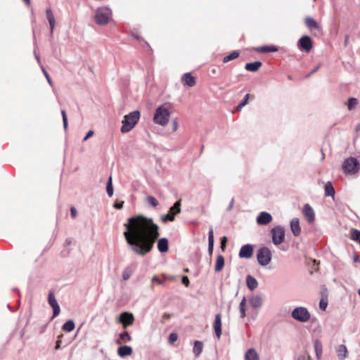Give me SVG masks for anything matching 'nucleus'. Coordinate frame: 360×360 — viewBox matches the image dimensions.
<instances>
[{
    "label": "nucleus",
    "instance_id": "72a5a7b5",
    "mask_svg": "<svg viewBox=\"0 0 360 360\" xmlns=\"http://www.w3.org/2000/svg\"><path fill=\"white\" fill-rule=\"evenodd\" d=\"M75 325L72 320L67 321L62 326L63 330L65 332H71L75 329Z\"/></svg>",
    "mask_w": 360,
    "mask_h": 360
},
{
    "label": "nucleus",
    "instance_id": "0eeeda50",
    "mask_svg": "<svg viewBox=\"0 0 360 360\" xmlns=\"http://www.w3.org/2000/svg\"><path fill=\"white\" fill-rule=\"evenodd\" d=\"M342 168L346 174H355L359 170V165L356 158L351 157L344 161Z\"/></svg>",
    "mask_w": 360,
    "mask_h": 360
},
{
    "label": "nucleus",
    "instance_id": "0e129e2a",
    "mask_svg": "<svg viewBox=\"0 0 360 360\" xmlns=\"http://www.w3.org/2000/svg\"><path fill=\"white\" fill-rule=\"evenodd\" d=\"M212 73H214H214H216V70H215V69H213V70H212Z\"/></svg>",
    "mask_w": 360,
    "mask_h": 360
},
{
    "label": "nucleus",
    "instance_id": "79ce46f5",
    "mask_svg": "<svg viewBox=\"0 0 360 360\" xmlns=\"http://www.w3.org/2000/svg\"><path fill=\"white\" fill-rule=\"evenodd\" d=\"M146 201L148 204L154 207L158 205V201L153 196H148L146 198Z\"/></svg>",
    "mask_w": 360,
    "mask_h": 360
},
{
    "label": "nucleus",
    "instance_id": "c756f323",
    "mask_svg": "<svg viewBox=\"0 0 360 360\" xmlns=\"http://www.w3.org/2000/svg\"><path fill=\"white\" fill-rule=\"evenodd\" d=\"M224 266V257L222 255H218L217 257L216 264H215V271L217 272H219L222 270Z\"/></svg>",
    "mask_w": 360,
    "mask_h": 360
},
{
    "label": "nucleus",
    "instance_id": "c85d7f7f",
    "mask_svg": "<svg viewBox=\"0 0 360 360\" xmlns=\"http://www.w3.org/2000/svg\"><path fill=\"white\" fill-rule=\"evenodd\" d=\"M158 248L160 252H166L168 250V240L165 238H160L158 243Z\"/></svg>",
    "mask_w": 360,
    "mask_h": 360
},
{
    "label": "nucleus",
    "instance_id": "052dcab7",
    "mask_svg": "<svg viewBox=\"0 0 360 360\" xmlns=\"http://www.w3.org/2000/svg\"><path fill=\"white\" fill-rule=\"evenodd\" d=\"M24 3L28 6H30V0H24Z\"/></svg>",
    "mask_w": 360,
    "mask_h": 360
},
{
    "label": "nucleus",
    "instance_id": "f257e3e1",
    "mask_svg": "<svg viewBox=\"0 0 360 360\" xmlns=\"http://www.w3.org/2000/svg\"><path fill=\"white\" fill-rule=\"evenodd\" d=\"M124 226V236L134 254L143 257L152 250L160 234L158 226L151 219L133 217L128 219Z\"/></svg>",
    "mask_w": 360,
    "mask_h": 360
},
{
    "label": "nucleus",
    "instance_id": "2f4dec72",
    "mask_svg": "<svg viewBox=\"0 0 360 360\" xmlns=\"http://www.w3.org/2000/svg\"><path fill=\"white\" fill-rule=\"evenodd\" d=\"M256 50L260 53L276 52L278 51V48L275 46H263Z\"/></svg>",
    "mask_w": 360,
    "mask_h": 360
},
{
    "label": "nucleus",
    "instance_id": "a878e982",
    "mask_svg": "<svg viewBox=\"0 0 360 360\" xmlns=\"http://www.w3.org/2000/svg\"><path fill=\"white\" fill-rule=\"evenodd\" d=\"M136 266L134 264H130L124 269L122 272V278L124 281H127L130 278Z\"/></svg>",
    "mask_w": 360,
    "mask_h": 360
},
{
    "label": "nucleus",
    "instance_id": "4468645a",
    "mask_svg": "<svg viewBox=\"0 0 360 360\" xmlns=\"http://www.w3.org/2000/svg\"><path fill=\"white\" fill-rule=\"evenodd\" d=\"M253 247L250 244H246L241 247L239 252V257L240 258L249 259L252 256Z\"/></svg>",
    "mask_w": 360,
    "mask_h": 360
},
{
    "label": "nucleus",
    "instance_id": "ea45409f",
    "mask_svg": "<svg viewBox=\"0 0 360 360\" xmlns=\"http://www.w3.org/2000/svg\"><path fill=\"white\" fill-rule=\"evenodd\" d=\"M238 56H239V53L238 51H233L229 55L225 56L223 58V62L224 63H227V62H229V61H230L231 60L237 58Z\"/></svg>",
    "mask_w": 360,
    "mask_h": 360
},
{
    "label": "nucleus",
    "instance_id": "20e7f679",
    "mask_svg": "<svg viewBox=\"0 0 360 360\" xmlns=\"http://www.w3.org/2000/svg\"><path fill=\"white\" fill-rule=\"evenodd\" d=\"M112 17V11L107 7H101L96 11L94 20L99 25H107Z\"/></svg>",
    "mask_w": 360,
    "mask_h": 360
},
{
    "label": "nucleus",
    "instance_id": "bf43d9fd",
    "mask_svg": "<svg viewBox=\"0 0 360 360\" xmlns=\"http://www.w3.org/2000/svg\"><path fill=\"white\" fill-rule=\"evenodd\" d=\"M60 343H61V341L60 340H57L56 341V346H55V349H58L60 348Z\"/></svg>",
    "mask_w": 360,
    "mask_h": 360
},
{
    "label": "nucleus",
    "instance_id": "f3484780",
    "mask_svg": "<svg viewBox=\"0 0 360 360\" xmlns=\"http://www.w3.org/2000/svg\"><path fill=\"white\" fill-rule=\"evenodd\" d=\"M46 18H47L49 25H50L51 34H52L53 32L54 27L56 26V20H55V16H54L53 12L51 8H46Z\"/></svg>",
    "mask_w": 360,
    "mask_h": 360
},
{
    "label": "nucleus",
    "instance_id": "ddd939ff",
    "mask_svg": "<svg viewBox=\"0 0 360 360\" xmlns=\"http://www.w3.org/2000/svg\"><path fill=\"white\" fill-rule=\"evenodd\" d=\"M120 321L123 325V328H126L128 326L133 324L134 317L131 313L123 312L121 314Z\"/></svg>",
    "mask_w": 360,
    "mask_h": 360
},
{
    "label": "nucleus",
    "instance_id": "39448f33",
    "mask_svg": "<svg viewBox=\"0 0 360 360\" xmlns=\"http://www.w3.org/2000/svg\"><path fill=\"white\" fill-rule=\"evenodd\" d=\"M291 316L299 322L306 323L309 321L311 314L306 307H297L292 311Z\"/></svg>",
    "mask_w": 360,
    "mask_h": 360
},
{
    "label": "nucleus",
    "instance_id": "473e14b6",
    "mask_svg": "<svg viewBox=\"0 0 360 360\" xmlns=\"http://www.w3.org/2000/svg\"><path fill=\"white\" fill-rule=\"evenodd\" d=\"M203 348V344L202 342L196 340L194 342V346L193 349V352L195 356H199L202 352Z\"/></svg>",
    "mask_w": 360,
    "mask_h": 360
},
{
    "label": "nucleus",
    "instance_id": "9d476101",
    "mask_svg": "<svg viewBox=\"0 0 360 360\" xmlns=\"http://www.w3.org/2000/svg\"><path fill=\"white\" fill-rule=\"evenodd\" d=\"M48 302L53 309V316L51 320L59 315L60 312V306L58 303L57 300L55 297L54 292L53 291L49 292L48 297Z\"/></svg>",
    "mask_w": 360,
    "mask_h": 360
},
{
    "label": "nucleus",
    "instance_id": "09e8293b",
    "mask_svg": "<svg viewBox=\"0 0 360 360\" xmlns=\"http://www.w3.org/2000/svg\"><path fill=\"white\" fill-rule=\"evenodd\" d=\"M327 305H328V303L327 302L321 300L319 302V307L321 310H326V307H327Z\"/></svg>",
    "mask_w": 360,
    "mask_h": 360
},
{
    "label": "nucleus",
    "instance_id": "5fc2aeb1",
    "mask_svg": "<svg viewBox=\"0 0 360 360\" xmlns=\"http://www.w3.org/2000/svg\"><path fill=\"white\" fill-rule=\"evenodd\" d=\"M178 129V123L176 120H172V130L173 131H176Z\"/></svg>",
    "mask_w": 360,
    "mask_h": 360
},
{
    "label": "nucleus",
    "instance_id": "4c0bfd02",
    "mask_svg": "<svg viewBox=\"0 0 360 360\" xmlns=\"http://www.w3.org/2000/svg\"><path fill=\"white\" fill-rule=\"evenodd\" d=\"M245 306H246V298L244 297L240 303V307H239V309H240V317L241 318H245L246 316V309H245Z\"/></svg>",
    "mask_w": 360,
    "mask_h": 360
},
{
    "label": "nucleus",
    "instance_id": "6e6d98bb",
    "mask_svg": "<svg viewBox=\"0 0 360 360\" xmlns=\"http://www.w3.org/2000/svg\"><path fill=\"white\" fill-rule=\"evenodd\" d=\"M123 205H124V202L123 201H122L120 202H115L114 204V207L119 210V209L122 208Z\"/></svg>",
    "mask_w": 360,
    "mask_h": 360
},
{
    "label": "nucleus",
    "instance_id": "b1692460",
    "mask_svg": "<svg viewBox=\"0 0 360 360\" xmlns=\"http://www.w3.org/2000/svg\"><path fill=\"white\" fill-rule=\"evenodd\" d=\"M250 303L253 308L257 309L262 307L263 300L259 295H255L250 297Z\"/></svg>",
    "mask_w": 360,
    "mask_h": 360
},
{
    "label": "nucleus",
    "instance_id": "dca6fc26",
    "mask_svg": "<svg viewBox=\"0 0 360 360\" xmlns=\"http://www.w3.org/2000/svg\"><path fill=\"white\" fill-rule=\"evenodd\" d=\"M214 333L218 338H219L221 335V316L218 314L215 316L214 321Z\"/></svg>",
    "mask_w": 360,
    "mask_h": 360
},
{
    "label": "nucleus",
    "instance_id": "2eb2a0df",
    "mask_svg": "<svg viewBox=\"0 0 360 360\" xmlns=\"http://www.w3.org/2000/svg\"><path fill=\"white\" fill-rule=\"evenodd\" d=\"M303 214L307 217L309 223H312L315 219L314 210L309 204H305L303 207Z\"/></svg>",
    "mask_w": 360,
    "mask_h": 360
},
{
    "label": "nucleus",
    "instance_id": "cd10ccee",
    "mask_svg": "<svg viewBox=\"0 0 360 360\" xmlns=\"http://www.w3.org/2000/svg\"><path fill=\"white\" fill-rule=\"evenodd\" d=\"M262 65V64L260 61H255L253 63H246L245 68L246 70L250 72H256L259 69Z\"/></svg>",
    "mask_w": 360,
    "mask_h": 360
},
{
    "label": "nucleus",
    "instance_id": "a19ab883",
    "mask_svg": "<svg viewBox=\"0 0 360 360\" xmlns=\"http://www.w3.org/2000/svg\"><path fill=\"white\" fill-rule=\"evenodd\" d=\"M351 239L360 244V231L354 229L351 233Z\"/></svg>",
    "mask_w": 360,
    "mask_h": 360
},
{
    "label": "nucleus",
    "instance_id": "37998d69",
    "mask_svg": "<svg viewBox=\"0 0 360 360\" xmlns=\"http://www.w3.org/2000/svg\"><path fill=\"white\" fill-rule=\"evenodd\" d=\"M357 104V100L355 98H350L348 100L347 108L351 110Z\"/></svg>",
    "mask_w": 360,
    "mask_h": 360
},
{
    "label": "nucleus",
    "instance_id": "c9c22d12",
    "mask_svg": "<svg viewBox=\"0 0 360 360\" xmlns=\"http://www.w3.org/2000/svg\"><path fill=\"white\" fill-rule=\"evenodd\" d=\"M325 195L326 196H333L335 195V189L329 181L325 185Z\"/></svg>",
    "mask_w": 360,
    "mask_h": 360
},
{
    "label": "nucleus",
    "instance_id": "a18cd8bd",
    "mask_svg": "<svg viewBox=\"0 0 360 360\" xmlns=\"http://www.w3.org/2000/svg\"><path fill=\"white\" fill-rule=\"evenodd\" d=\"M61 115L63 117V127L66 130L68 128V117L65 110H61Z\"/></svg>",
    "mask_w": 360,
    "mask_h": 360
},
{
    "label": "nucleus",
    "instance_id": "f704fd0d",
    "mask_svg": "<svg viewBox=\"0 0 360 360\" xmlns=\"http://www.w3.org/2000/svg\"><path fill=\"white\" fill-rule=\"evenodd\" d=\"M131 340V337L129 333L127 331H124L120 334V340L117 341V344H120L121 342H130Z\"/></svg>",
    "mask_w": 360,
    "mask_h": 360
},
{
    "label": "nucleus",
    "instance_id": "3c124183",
    "mask_svg": "<svg viewBox=\"0 0 360 360\" xmlns=\"http://www.w3.org/2000/svg\"><path fill=\"white\" fill-rule=\"evenodd\" d=\"M94 131L92 130H90L87 134L86 135L84 136L83 141H86V140H88L90 137H91L93 135H94Z\"/></svg>",
    "mask_w": 360,
    "mask_h": 360
},
{
    "label": "nucleus",
    "instance_id": "9b49d317",
    "mask_svg": "<svg viewBox=\"0 0 360 360\" xmlns=\"http://www.w3.org/2000/svg\"><path fill=\"white\" fill-rule=\"evenodd\" d=\"M298 46L300 49H303L309 52L312 49V41L308 36L302 37L298 42Z\"/></svg>",
    "mask_w": 360,
    "mask_h": 360
},
{
    "label": "nucleus",
    "instance_id": "e2e57ef3",
    "mask_svg": "<svg viewBox=\"0 0 360 360\" xmlns=\"http://www.w3.org/2000/svg\"><path fill=\"white\" fill-rule=\"evenodd\" d=\"M65 245H70V244L71 243V240H70V239H67V240H65Z\"/></svg>",
    "mask_w": 360,
    "mask_h": 360
},
{
    "label": "nucleus",
    "instance_id": "412c9836",
    "mask_svg": "<svg viewBox=\"0 0 360 360\" xmlns=\"http://www.w3.org/2000/svg\"><path fill=\"white\" fill-rule=\"evenodd\" d=\"M337 356L339 360H345L348 355V350L345 345H340L336 349Z\"/></svg>",
    "mask_w": 360,
    "mask_h": 360
},
{
    "label": "nucleus",
    "instance_id": "680f3d73",
    "mask_svg": "<svg viewBox=\"0 0 360 360\" xmlns=\"http://www.w3.org/2000/svg\"><path fill=\"white\" fill-rule=\"evenodd\" d=\"M360 131V123H359L356 126V131Z\"/></svg>",
    "mask_w": 360,
    "mask_h": 360
},
{
    "label": "nucleus",
    "instance_id": "7ed1b4c3",
    "mask_svg": "<svg viewBox=\"0 0 360 360\" xmlns=\"http://www.w3.org/2000/svg\"><path fill=\"white\" fill-rule=\"evenodd\" d=\"M141 114L139 110H134L126 115L122 122L121 131L123 134L130 131L140 120Z\"/></svg>",
    "mask_w": 360,
    "mask_h": 360
},
{
    "label": "nucleus",
    "instance_id": "4be33fe9",
    "mask_svg": "<svg viewBox=\"0 0 360 360\" xmlns=\"http://www.w3.org/2000/svg\"><path fill=\"white\" fill-rule=\"evenodd\" d=\"M34 56H35V58L39 63V65L41 66V69L49 83V84L51 86H53V82L49 75V73L47 72V71L46 70V69L44 68V66L41 65V60H40V57L39 56V54L37 53L36 51V49L34 50Z\"/></svg>",
    "mask_w": 360,
    "mask_h": 360
},
{
    "label": "nucleus",
    "instance_id": "4d7b16f0",
    "mask_svg": "<svg viewBox=\"0 0 360 360\" xmlns=\"http://www.w3.org/2000/svg\"><path fill=\"white\" fill-rule=\"evenodd\" d=\"M233 205H234V199H233V198H232V199H231V202H230V204H229V207H228V208H227V210H228V211L231 210H232V208H233Z\"/></svg>",
    "mask_w": 360,
    "mask_h": 360
},
{
    "label": "nucleus",
    "instance_id": "f03ea898",
    "mask_svg": "<svg viewBox=\"0 0 360 360\" xmlns=\"http://www.w3.org/2000/svg\"><path fill=\"white\" fill-rule=\"evenodd\" d=\"M172 114V106L169 103H164L159 106L154 113L153 122L160 126H166Z\"/></svg>",
    "mask_w": 360,
    "mask_h": 360
},
{
    "label": "nucleus",
    "instance_id": "864d4df0",
    "mask_svg": "<svg viewBox=\"0 0 360 360\" xmlns=\"http://www.w3.org/2000/svg\"><path fill=\"white\" fill-rule=\"evenodd\" d=\"M226 240H227V238L226 237H223V238L221 239V248L223 250H224L225 249V247H226Z\"/></svg>",
    "mask_w": 360,
    "mask_h": 360
},
{
    "label": "nucleus",
    "instance_id": "1a4fd4ad",
    "mask_svg": "<svg viewBox=\"0 0 360 360\" xmlns=\"http://www.w3.org/2000/svg\"><path fill=\"white\" fill-rule=\"evenodd\" d=\"M181 200L176 201L174 205L169 208L168 213L162 218L163 221H173L175 216L181 212Z\"/></svg>",
    "mask_w": 360,
    "mask_h": 360
},
{
    "label": "nucleus",
    "instance_id": "13d9d810",
    "mask_svg": "<svg viewBox=\"0 0 360 360\" xmlns=\"http://www.w3.org/2000/svg\"><path fill=\"white\" fill-rule=\"evenodd\" d=\"M320 67L321 65H318L309 75H307V77H309L310 75L316 72L320 68Z\"/></svg>",
    "mask_w": 360,
    "mask_h": 360
},
{
    "label": "nucleus",
    "instance_id": "7c9ffc66",
    "mask_svg": "<svg viewBox=\"0 0 360 360\" xmlns=\"http://www.w3.org/2000/svg\"><path fill=\"white\" fill-rule=\"evenodd\" d=\"M214 248V233L213 229L211 228L208 234V251L210 254L212 253Z\"/></svg>",
    "mask_w": 360,
    "mask_h": 360
},
{
    "label": "nucleus",
    "instance_id": "603ef678",
    "mask_svg": "<svg viewBox=\"0 0 360 360\" xmlns=\"http://www.w3.org/2000/svg\"><path fill=\"white\" fill-rule=\"evenodd\" d=\"M70 214L73 218H75L77 217V210L74 207L70 208Z\"/></svg>",
    "mask_w": 360,
    "mask_h": 360
},
{
    "label": "nucleus",
    "instance_id": "8fccbe9b",
    "mask_svg": "<svg viewBox=\"0 0 360 360\" xmlns=\"http://www.w3.org/2000/svg\"><path fill=\"white\" fill-rule=\"evenodd\" d=\"M182 283L186 286L188 287L189 285V279L187 276H184L182 277Z\"/></svg>",
    "mask_w": 360,
    "mask_h": 360
},
{
    "label": "nucleus",
    "instance_id": "c03bdc74",
    "mask_svg": "<svg viewBox=\"0 0 360 360\" xmlns=\"http://www.w3.org/2000/svg\"><path fill=\"white\" fill-rule=\"evenodd\" d=\"M250 98V94H248L245 95L244 100L237 106V110H240L242 108H243L248 102V99Z\"/></svg>",
    "mask_w": 360,
    "mask_h": 360
},
{
    "label": "nucleus",
    "instance_id": "e433bc0d",
    "mask_svg": "<svg viewBox=\"0 0 360 360\" xmlns=\"http://www.w3.org/2000/svg\"><path fill=\"white\" fill-rule=\"evenodd\" d=\"M314 349L317 359H321L322 355V345L319 340H316L314 343Z\"/></svg>",
    "mask_w": 360,
    "mask_h": 360
},
{
    "label": "nucleus",
    "instance_id": "49530a36",
    "mask_svg": "<svg viewBox=\"0 0 360 360\" xmlns=\"http://www.w3.org/2000/svg\"><path fill=\"white\" fill-rule=\"evenodd\" d=\"M163 279H160L158 276H155L153 277L152 281L157 282L159 285H162L168 277L165 275H162Z\"/></svg>",
    "mask_w": 360,
    "mask_h": 360
},
{
    "label": "nucleus",
    "instance_id": "f8f14e48",
    "mask_svg": "<svg viewBox=\"0 0 360 360\" xmlns=\"http://www.w3.org/2000/svg\"><path fill=\"white\" fill-rule=\"evenodd\" d=\"M273 219L271 214L266 212H262L257 217V223L260 226H265L269 224Z\"/></svg>",
    "mask_w": 360,
    "mask_h": 360
},
{
    "label": "nucleus",
    "instance_id": "5701e85b",
    "mask_svg": "<svg viewBox=\"0 0 360 360\" xmlns=\"http://www.w3.org/2000/svg\"><path fill=\"white\" fill-rule=\"evenodd\" d=\"M245 360H259V356L254 348H250L245 354Z\"/></svg>",
    "mask_w": 360,
    "mask_h": 360
},
{
    "label": "nucleus",
    "instance_id": "a211bd4d",
    "mask_svg": "<svg viewBox=\"0 0 360 360\" xmlns=\"http://www.w3.org/2000/svg\"><path fill=\"white\" fill-rule=\"evenodd\" d=\"M290 229L295 236H298L301 233V227L297 218H293L290 221Z\"/></svg>",
    "mask_w": 360,
    "mask_h": 360
},
{
    "label": "nucleus",
    "instance_id": "de8ad7c7",
    "mask_svg": "<svg viewBox=\"0 0 360 360\" xmlns=\"http://www.w3.org/2000/svg\"><path fill=\"white\" fill-rule=\"evenodd\" d=\"M178 339V335L175 333H172L169 336V342L170 344H173Z\"/></svg>",
    "mask_w": 360,
    "mask_h": 360
},
{
    "label": "nucleus",
    "instance_id": "bb28decb",
    "mask_svg": "<svg viewBox=\"0 0 360 360\" xmlns=\"http://www.w3.org/2000/svg\"><path fill=\"white\" fill-rule=\"evenodd\" d=\"M246 283H247L248 288L250 290H254L258 286L257 281L254 277H252L250 275L247 276V277H246Z\"/></svg>",
    "mask_w": 360,
    "mask_h": 360
},
{
    "label": "nucleus",
    "instance_id": "393cba45",
    "mask_svg": "<svg viewBox=\"0 0 360 360\" xmlns=\"http://www.w3.org/2000/svg\"><path fill=\"white\" fill-rule=\"evenodd\" d=\"M304 21H305L306 26L309 30H313V29L320 30V28H321L319 25L316 22V21L313 18L307 17L305 18Z\"/></svg>",
    "mask_w": 360,
    "mask_h": 360
},
{
    "label": "nucleus",
    "instance_id": "6e6552de",
    "mask_svg": "<svg viewBox=\"0 0 360 360\" xmlns=\"http://www.w3.org/2000/svg\"><path fill=\"white\" fill-rule=\"evenodd\" d=\"M271 233L272 242L274 245H278L283 243L285 239V230L281 226H276L271 229Z\"/></svg>",
    "mask_w": 360,
    "mask_h": 360
},
{
    "label": "nucleus",
    "instance_id": "6ab92c4d",
    "mask_svg": "<svg viewBox=\"0 0 360 360\" xmlns=\"http://www.w3.org/2000/svg\"><path fill=\"white\" fill-rule=\"evenodd\" d=\"M181 81L184 85L192 87L195 84V79L191 73H185L181 77Z\"/></svg>",
    "mask_w": 360,
    "mask_h": 360
},
{
    "label": "nucleus",
    "instance_id": "aec40b11",
    "mask_svg": "<svg viewBox=\"0 0 360 360\" xmlns=\"http://www.w3.org/2000/svg\"><path fill=\"white\" fill-rule=\"evenodd\" d=\"M133 353L132 347L128 345L120 346L117 349V354L120 357L130 356Z\"/></svg>",
    "mask_w": 360,
    "mask_h": 360
},
{
    "label": "nucleus",
    "instance_id": "58836bf2",
    "mask_svg": "<svg viewBox=\"0 0 360 360\" xmlns=\"http://www.w3.org/2000/svg\"><path fill=\"white\" fill-rule=\"evenodd\" d=\"M106 191L109 197H112L113 195V187L112 182V176L108 178L107 184H106Z\"/></svg>",
    "mask_w": 360,
    "mask_h": 360
},
{
    "label": "nucleus",
    "instance_id": "423d86ee",
    "mask_svg": "<svg viewBox=\"0 0 360 360\" xmlns=\"http://www.w3.org/2000/svg\"><path fill=\"white\" fill-rule=\"evenodd\" d=\"M257 259L261 266H264L268 265L271 260V252L270 250L266 247L259 249L257 253Z\"/></svg>",
    "mask_w": 360,
    "mask_h": 360
}]
</instances>
